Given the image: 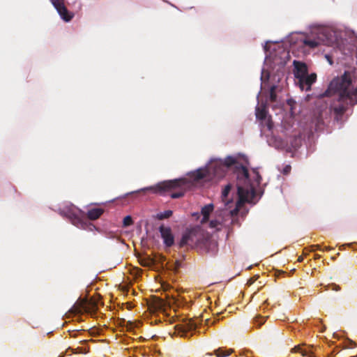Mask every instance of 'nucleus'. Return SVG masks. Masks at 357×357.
<instances>
[{"label": "nucleus", "instance_id": "obj_14", "mask_svg": "<svg viewBox=\"0 0 357 357\" xmlns=\"http://www.w3.org/2000/svg\"><path fill=\"white\" fill-rule=\"evenodd\" d=\"M231 352V349L227 350L223 349H218L215 351L217 357H225L229 356Z\"/></svg>", "mask_w": 357, "mask_h": 357}, {"label": "nucleus", "instance_id": "obj_4", "mask_svg": "<svg viewBox=\"0 0 357 357\" xmlns=\"http://www.w3.org/2000/svg\"><path fill=\"white\" fill-rule=\"evenodd\" d=\"M338 38V33L333 27L314 25L312 27L310 36L304 40V44L310 48L321 44L333 46L337 43Z\"/></svg>", "mask_w": 357, "mask_h": 357}, {"label": "nucleus", "instance_id": "obj_24", "mask_svg": "<svg viewBox=\"0 0 357 357\" xmlns=\"http://www.w3.org/2000/svg\"><path fill=\"white\" fill-rule=\"evenodd\" d=\"M75 211H76V208L75 207H72L70 209V214H69V216H71V215H75Z\"/></svg>", "mask_w": 357, "mask_h": 357}, {"label": "nucleus", "instance_id": "obj_13", "mask_svg": "<svg viewBox=\"0 0 357 357\" xmlns=\"http://www.w3.org/2000/svg\"><path fill=\"white\" fill-rule=\"evenodd\" d=\"M103 213V210L100 208H94L89 210L87 216L90 220L98 219Z\"/></svg>", "mask_w": 357, "mask_h": 357}, {"label": "nucleus", "instance_id": "obj_22", "mask_svg": "<svg viewBox=\"0 0 357 357\" xmlns=\"http://www.w3.org/2000/svg\"><path fill=\"white\" fill-rule=\"evenodd\" d=\"M196 328V324L193 323V322H190L188 326H187V328L186 329L187 330H193Z\"/></svg>", "mask_w": 357, "mask_h": 357}, {"label": "nucleus", "instance_id": "obj_8", "mask_svg": "<svg viewBox=\"0 0 357 357\" xmlns=\"http://www.w3.org/2000/svg\"><path fill=\"white\" fill-rule=\"evenodd\" d=\"M51 1L63 20L68 22L72 19L73 15L67 10L64 6L63 0H51Z\"/></svg>", "mask_w": 357, "mask_h": 357}, {"label": "nucleus", "instance_id": "obj_5", "mask_svg": "<svg viewBox=\"0 0 357 357\" xmlns=\"http://www.w3.org/2000/svg\"><path fill=\"white\" fill-rule=\"evenodd\" d=\"M294 75L298 79L302 90H309L311 85L315 82L317 75L314 73L307 74V66L300 61H294Z\"/></svg>", "mask_w": 357, "mask_h": 357}, {"label": "nucleus", "instance_id": "obj_11", "mask_svg": "<svg viewBox=\"0 0 357 357\" xmlns=\"http://www.w3.org/2000/svg\"><path fill=\"white\" fill-rule=\"evenodd\" d=\"M294 354H298L301 357H315L311 347L305 344L294 347L290 355L293 356Z\"/></svg>", "mask_w": 357, "mask_h": 357}, {"label": "nucleus", "instance_id": "obj_28", "mask_svg": "<svg viewBox=\"0 0 357 357\" xmlns=\"http://www.w3.org/2000/svg\"><path fill=\"white\" fill-rule=\"evenodd\" d=\"M259 95H260V93H259V94L258 95V96H257V98H258V99L259 98Z\"/></svg>", "mask_w": 357, "mask_h": 357}, {"label": "nucleus", "instance_id": "obj_17", "mask_svg": "<svg viewBox=\"0 0 357 357\" xmlns=\"http://www.w3.org/2000/svg\"><path fill=\"white\" fill-rule=\"evenodd\" d=\"M268 73L266 72L265 69H263L261 75V88L265 86L266 80L268 79Z\"/></svg>", "mask_w": 357, "mask_h": 357}, {"label": "nucleus", "instance_id": "obj_3", "mask_svg": "<svg viewBox=\"0 0 357 357\" xmlns=\"http://www.w3.org/2000/svg\"><path fill=\"white\" fill-rule=\"evenodd\" d=\"M236 158L229 156L225 160L220 159L211 160L205 168L199 169L192 174L195 181L204 179L210 181L213 178H222L227 169L231 165H236Z\"/></svg>", "mask_w": 357, "mask_h": 357}, {"label": "nucleus", "instance_id": "obj_10", "mask_svg": "<svg viewBox=\"0 0 357 357\" xmlns=\"http://www.w3.org/2000/svg\"><path fill=\"white\" fill-rule=\"evenodd\" d=\"M180 182H181L180 181H177V180L165 181V182L158 183L155 187L147 188H145L144 190H151L155 192L167 191L169 190H171V189L174 188L176 186H178L179 185Z\"/></svg>", "mask_w": 357, "mask_h": 357}, {"label": "nucleus", "instance_id": "obj_27", "mask_svg": "<svg viewBox=\"0 0 357 357\" xmlns=\"http://www.w3.org/2000/svg\"><path fill=\"white\" fill-rule=\"evenodd\" d=\"M92 228H95L94 225H89V229H92Z\"/></svg>", "mask_w": 357, "mask_h": 357}, {"label": "nucleus", "instance_id": "obj_18", "mask_svg": "<svg viewBox=\"0 0 357 357\" xmlns=\"http://www.w3.org/2000/svg\"><path fill=\"white\" fill-rule=\"evenodd\" d=\"M73 352L74 354H86V353H88V350L86 348L77 347V348L73 349Z\"/></svg>", "mask_w": 357, "mask_h": 357}, {"label": "nucleus", "instance_id": "obj_20", "mask_svg": "<svg viewBox=\"0 0 357 357\" xmlns=\"http://www.w3.org/2000/svg\"><path fill=\"white\" fill-rule=\"evenodd\" d=\"M266 319L264 317H257L255 319V324H257V326H261L265 322Z\"/></svg>", "mask_w": 357, "mask_h": 357}, {"label": "nucleus", "instance_id": "obj_6", "mask_svg": "<svg viewBox=\"0 0 357 357\" xmlns=\"http://www.w3.org/2000/svg\"><path fill=\"white\" fill-rule=\"evenodd\" d=\"M199 232L198 229H192L187 231L182 236L180 241V246L183 247L185 245H193L199 242V238L197 237Z\"/></svg>", "mask_w": 357, "mask_h": 357}, {"label": "nucleus", "instance_id": "obj_1", "mask_svg": "<svg viewBox=\"0 0 357 357\" xmlns=\"http://www.w3.org/2000/svg\"><path fill=\"white\" fill-rule=\"evenodd\" d=\"M236 175L237 199L234 202L228 198L231 185L225 186L221 196L224 208L220 207V211H216L217 214L218 213L220 214L215 220L210 221L211 228L219 229V227L224 221L225 216L229 215L232 217L236 215L245 202L253 204L256 202L257 188L259 187L261 179L257 169L248 170L244 167H241L238 168Z\"/></svg>", "mask_w": 357, "mask_h": 357}, {"label": "nucleus", "instance_id": "obj_19", "mask_svg": "<svg viewBox=\"0 0 357 357\" xmlns=\"http://www.w3.org/2000/svg\"><path fill=\"white\" fill-rule=\"evenodd\" d=\"M123 225L125 227H127V226H130L132 224V218L129 215H127L124 218H123Z\"/></svg>", "mask_w": 357, "mask_h": 357}, {"label": "nucleus", "instance_id": "obj_2", "mask_svg": "<svg viewBox=\"0 0 357 357\" xmlns=\"http://www.w3.org/2000/svg\"><path fill=\"white\" fill-rule=\"evenodd\" d=\"M326 96L337 99L331 105L330 110L333 111L337 117L342 116L349 106L357 104V85L352 82L350 74L346 72L331 81Z\"/></svg>", "mask_w": 357, "mask_h": 357}, {"label": "nucleus", "instance_id": "obj_7", "mask_svg": "<svg viewBox=\"0 0 357 357\" xmlns=\"http://www.w3.org/2000/svg\"><path fill=\"white\" fill-rule=\"evenodd\" d=\"M256 117L257 119L264 122L267 128L271 130L273 127V123L269 117L267 116V108L265 104H259L256 107Z\"/></svg>", "mask_w": 357, "mask_h": 357}, {"label": "nucleus", "instance_id": "obj_23", "mask_svg": "<svg viewBox=\"0 0 357 357\" xmlns=\"http://www.w3.org/2000/svg\"><path fill=\"white\" fill-rule=\"evenodd\" d=\"M291 170V167L287 165L284 168L283 172L284 174H288Z\"/></svg>", "mask_w": 357, "mask_h": 357}, {"label": "nucleus", "instance_id": "obj_25", "mask_svg": "<svg viewBox=\"0 0 357 357\" xmlns=\"http://www.w3.org/2000/svg\"><path fill=\"white\" fill-rule=\"evenodd\" d=\"M303 260V257L302 256H300V257H298V261L299 262H301Z\"/></svg>", "mask_w": 357, "mask_h": 357}, {"label": "nucleus", "instance_id": "obj_12", "mask_svg": "<svg viewBox=\"0 0 357 357\" xmlns=\"http://www.w3.org/2000/svg\"><path fill=\"white\" fill-rule=\"evenodd\" d=\"M213 211V205L211 204L206 205L202 208V215L203 218L201 220V222L202 224L205 223L208 220L209 215Z\"/></svg>", "mask_w": 357, "mask_h": 357}, {"label": "nucleus", "instance_id": "obj_16", "mask_svg": "<svg viewBox=\"0 0 357 357\" xmlns=\"http://www.w3.org/2000/svg\"><path fill=\"white\" fill-rule=\"evenodd\" d=\"M276 88H277V86H274V85L271 86L270 92H269V99H270V101H271V102H274L276 100V93H275Z\"/></svg>", "mask_w": 357, "mask_h": 357}, {"label": "nucleus", "instance_id": "obj_26", "mask_svg": "<svg viewBox=\"0 0 357 357\" xmlns=\"http://www.w3.org/2000/svg\"><path fill=\"white\" fill-rule=\"evenodd\" d=\"M253 282H254V281H253L252 279H250V280L248 281V283H249L250 284H252V283H253Z\"/></svg>", "mask_w": 357, "mask_h": 357}, {"label": "nucleus", "instance_id": "obj_9", "mask_svg": "<svg viewBox=\"0 0 357 357\" xmlns=\"http://www.w3.org/2000/svg\"><path fill=\"white\" fill-rule=\"evenodd\" d=\"M159 231L165 245L167 248L172 246L174 243V237L171 229L168 227L160 226Z\"/></svg>", "mask_w": 357, "mask_h": 357}, {"label": "nucleus", "instance_id": "obj_21", "mask_svg": "<svg viewBox=\"0 0 357 357\" xmlns=\"http://www.w3.org/2000/svg\"><path fill=\"white\" fill-rule=\"evenodd\" d=\"M183 193L182 192H176V193H172L171 197L174 199L178 198L181 196H183Z\"/></svg>", "mask_w": 357, "mask_h": 357}, {"label": "nucleus", "instance_id": "obj_15", "mask_svg": "<svg viewBox=\"0 0 357 357\" xmlns=\"http://www.w3.org/2000/svg\"><path fill=\"white\" fill-rule=\"evenodd\" d=\"M172 213H173L172 211L167 210V211H165L163 212H160V213H158L157 218L159 220L166 219V218H168L170 216H172Z\"/></svg>", "mask_w": 357, "mask_h": 357}]
</instances>
